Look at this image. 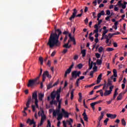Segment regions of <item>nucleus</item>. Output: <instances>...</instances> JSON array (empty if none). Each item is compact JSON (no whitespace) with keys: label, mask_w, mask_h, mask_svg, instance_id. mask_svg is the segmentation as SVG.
I'll return each instance as SVG.
<instances>
[{"label":"nucleus","mask_w":127,"mask_h":127,"mask_svg":"<svg viewBox=\"0 0 127 127\" xmlns=\"http://www.w3.org/2000/svg\"><path fill=\"white\" fill-rule=\"evenodd\" d=\"M62 34L61 30L58 29L55 30V33H51L48 40L47 45L49 46L50 48L53 47H60L61 45V42L59 41V37Z\"/></svg>","instance_id":"1"},{"label":"nucleus","mask_w":127,"mask_h":127,"mask_svg":"<svg viewBox=\"0 0 127 127\" xmlns=\"http://www.w3.org/2000/svg\"><path fill=\"white\" fill-rule=\"evenodd\" d=\"M41 75H42V69L41 68L39 76L36 77L35 79L29 80L27 84V87H33L34 85H38V84H39L40 83L39 79Z\"/></svg>","instance_id":"2"},{"label":"nucleus","mask_w":127,"mask_h":127,"mask_svg":"<svg viewBox=\"0 0 127 127\" xmlns=\"http://www.w3.org/2000/svg\"><path fill=\"white\" fill-rule=\"evenodd\" d=\"M46 76L48 78H49V79H51V78L52 77L51 75L49 74V72H48V71L46 70L43 73V75H42L43 82H44V81H45V79H46Z\"/></svg>","instance_id":"3"},{"label":"nucleus","mask_w":127,"mask_h":127,"mask_svg":"<svg viewBox=\"0 0 127 127\" xmlns=\"http://www.w3.org/2000/svg\"><path fill=\"white\" fill-rule=\"evenodd\" d=\"M114 85H112L109 87V90H105V92L104 93V96H105V97L110 96V95L112 94V92L113 91V89H114Z\"/></svg>","instance_id":"4"},{"label":"nucleus","mask_w":127,"mask_h":127,"mask_svg":"<svg viewBox=\"0 0 127 127\" xmlns=\"http://www.w3.org/2000/svg\"><path fill=\"white\" fill-rule=\"evenodd\" d=\"M76 13H77V9L76 8H74L73 9V12L72 13V15L69 18V20H72V19H74L75 17H80V14H78V15H76Z\"/></svg>","instance_id":"5"},{"label":"nucleus","mask_w":127,"mask_h":127,"mask_svg":"<svg viewBox=\"0 0 127 127\" xmlns=\"http://www.w3.org/2000/svg\"><path fill=\"white\" fill-rule=\"evenodd\" d=\"M72 78H74L76 79L77 77H80V71H77V70H74L71 72Z\"/></svg>","instance_id":"6"},{"label":"nucleus","mask_w":127,"mask_h":127,"mask_svg":"<svg viewBox=\"0 0 127 127\" xmlns=\"http://www.w3.org/2000/svg\"><path fill=\"white\" fill-rule=\"evenodd\" d=\"M61 109V104H59L58 109L56 110H54L53 112V117H56V114H59L60 113V109Z\"/></svg>","instance_id":"7"},{"label":"nucleus","mask_w":127,"mask_h":127,"mask_svg":"<svg viewBox=\"0 0 127 127\" xmlns=\"http://www.w3.org/2000/svg\"><path fill=\"white\" fill-rule=\"evenodd\" d=\"M102 102H103V100H100L98 101L91 103L90 106H91L92 109L93 110V111H95V106H96V105H97L98 104H100V103H102Z\"/></svg>","instance_id":"8"},{"label":"nucleus","mask_w":127,"mask_h":127,"mask_svg":"<svg viewBox=\"0 0 127 127\" xmlns=\"http://www.w3.org/2000/svg\"><path fill=\"white\" fill-rule=\"evenodd\" d=\"M32 99V100H35V102L38 101V99H37V91H35L34 93H33Z\"/></svg>","instance_id":"9"},{"label":"nucleus","mask_w":127,"mask_h":127,"mask_svg":"<svg viewBox=\"0 0 127 127\" xmlns=\"http://www.w3.org/2000/svg\"><path fill=\"white\" fill-rule=\"evenodd\" d=\"M30 102H31V97H30L28 99V101L26 103V107L24 108V111H27V109H28V108L29 107V105H30Z\"/></svg>","instance_id":"10"},{"label":"nucleus","mask_w":127,"mask_h":127,"mask_svg":"<svg viewBox=\"0 0 127 127\" xmlns=\"http://www.w3.org/2000/svg\"><path fill=\"white\" fill-rule=\"evenodd\" d=\"M106 116L107 118H110V119H114L117 118V115L116 114H107Z\"/></svg>","instance_id":"11"},{"label":"nucleus","mask_w":127,"mask_h":127,"mask_svg":"<svg viewBox=\"0 0 127 127\" xmlns=\"http://www.w3.org/2000/svg\"><path fill=\"white\" fill-rule=\"evenodd\" d=\"M125 95V93H121L119 94V96H118L117 98V101H121V100H122L123 97H124V95Z\"/></svg>","instance_id":"12"},{"label":"nucleus","mask_w":127,"mask_h":127,"mask_svg":"<svg viewBox=\"0 0 127 127\" xmlns=\"http://www.w3.org/2000/svg\"><path fill=\"white\" fill-rule=\"evenodd\" d=\"M62 113H63L64 118H69V113L65 111V110H64V109H62Z\"/></svg>","instance_id":"13"},{"label":"nucleus","mask_w":127,"mask_h":127,"mask_svg":"<svg viewBox=\"0 0 127 127\" xmlns=\"http://www.w3.org/2000/svg\"><path fill=\"white\" fill-rule=\"evenodd\" d=\"M56 92L55 91H53L51 93V98L52 100H55V98H56Z\"/></svg>","instance_id":"14"},{"label":"nucleus","mask_w":127,"mask_h":127,"mask_svg":"<svg viewBox=\"0 0 127 127\" xmlns=\"http://www.w3.org/2000/svg\"><path fill=\"white\" fill-rule=\"evenodd\" d=\"M57 115H58V118H57L58 121H60V120H62V119L63 118V114L60 113H56V116H57Z\"/></svg>","instance_id":"15"},{"label":"nucleus","mask_w":127,"mask_h":127,"mask_svg":"<svg viewBox=\"0 0 127 127\" xmlns=\"http://www.w3.org/2000/svg\"><path fill=\"white\" fill-rule=\"evenodd\" d=\"M103 76L102 73H100L97 77V84H100L101 80H102V76Z\"/></svg>","instance_id":"16"},{"label":"nucleus","mask_w":127,"mask_h":127,"mask_svg":"<svg viewBox=\"0 0 127 127\" xmlns=\"http://www.w3.org/2000/svg\"><path fill=\"white\" fill-rule=\"evenodd\" d=\"M29 123H30L29 125L30 126H31V125H35L36 123L35 122H34V120L32 119V120L30 119H28V120L27 121V124H28Z\"/></svg>","instance_id":"17"},{"label":"nucleus","mask_w":127,"mask_h":127,"mask_svg":"<svg viewBox=\"0 0 127 127\" xmlns=\"http://www.w3.org/2000/svg\"><path fill=\"white\" fill-rule=\"evenodd\" d=\"M119 90V88H116L115 89L114 95H113V100H115L116 98H117V96L119 94V93H118V90Z\"/></svg>","instance_id":"18"},{"label":"nucleus","mask_w":127,"mask_h":127,"mask_svg":"<svg viewBox=\"0 0 127 127\" xmlns=\"http://www.w3.org/2000/svg\"><path fill=\"white\" fill-rule=\"evenodd\" d=\"M82 116H83V119L85 122H88V116H87V114H86V112L84 111V113L82 114Z\"/></svg>","instance_id":"19"},{"label":"nucleus","mask_w":127,"mask_h":127,"mask_svg":"<svg viewBox=\"0 0 127 127\" xmlns=\"http://www.w3.org/2000/svg\"><path fill=\"white\" fill-rule=\"evenodd\" d=\"M44 98V94L42 93L39 94V100L42 102L43 101V98Z\"/></svg>","instance_id":"20"},{"label":"nucleus","mask_w":127,"mask_h":127,"mask_svg":"<svg viewBox=\"0 0 127 127\" xmlns=\"http://www.w3.org/2000/svg\"><path fill=\"white\" fill-rule=\"evenodd\" d=\"M94 28H95V30H94V33H98L99 32V26H98V24L94 25Z\"/></svg>","instance_id":"21"},{"label":"nucleus","mask_w":127,"mask_h":127,"mask_svg":"<svg viewBox=\"0 0 127 127\" xmlns=\"http://www.w3.org/2000/svg\"><path fill=\"white\" fill-rule=\"evenodd\" d=\"M106 43L107 44V46H111V45H112V41L109 38H107Z\"/></svg>","instance_id":"22"},{"label":"nucleus","mask_w":127,"mask_h":127,"mask_svg":"<svg viewBox=\"0 0 127 127\" xmlns=\"http://www.w3.org/2000/svg\"><path fill=\"white\" fill-rule=\"evenodd\" d=\"M41 120L44 121V120L46 119V116L45 115H44V111H42V113L41 114Z\"/></svg>","instance_id":"23"},{"label":"nucleus","mask_w":127,"mask_h":127,"mask_svg":"<svg viewBox=\"0 0 127 127\" xmlns=\"http://www.w3.org/2000/svg\"><path fill=\"white\" fill-rule=\"evenodd\" d=\"M72 70L70 69V68H68L65 72V74H64V78H66L67 77V74H70V73H71V71Z\"/></svg>","instance_id":"24"},{"label":"nucleus","mask_w":127,"mask_h":127,"mask_svg":"<svg viewBox=\"0 0 127 127\" xmlns=\"http://www.w3.org/2000/svg\"><path fill=\"white\" fill-rule=\"evenodd\" d=\"M50 104L52 106V105H55L56 106H57L58 105L57 101L52 99V100L50 102Z\"/></svg>","instance_id":"25"},{"label":"nucleus","mask_w":127,"mask_h":127,"mask_svg":"<svg viewBox=\"0 0 127 127\" xmlns=\"http://www.w3.org/2000/svg\"><path fill=\"white\" fill-rule=\"evenodd\" d=\"M104 119V112H101V115L98 118L99 122H101Z\"/></svg>","instance_id":"26"},{"label":"nucleus","mask_w":127,"mask_h":127,"mask_svg":"<svg viewBox=\"0 0 127 127\" xmlns=\"http://www.w3.org/2000/svg\"><path fill=\"white\" fill-rule=\"evenodd\" d=\"M118 24H119V22L116 21L114 24V26H113V28H114V29H115L116 30L118 29Z\"/></svg>","instance_id":"27"},{"label":"nucleus","mask_w":127,"mask_h":127,"mask_svg":"<svg viewBox=\"0 0 127 127\" xmlns=\"http://www.w3.org/2000/svg\"><path fill=\"white\" fill-rule=\"evenodd\" d=\"M81 54H82V57H85V56H86V50H81Z\"/></svg>","instance_id":"28"},{"label":"nucleus","mask_w":127,"mask_h":127,"mask_svg":"<svg viewBox=\"0 0 127 127\" xmlns=\"http://www.w3.org/2000/svg\"><path fill=\"white\" fill-rule=\"evenodd\" d=\"M75 91V89H72L70 92V99L71 100H73V98H74V91Z\"/></svg>","instance_id":"29"},{"label":"nucleus","mask_w":127,"mask_h":127,"mask_svg":"<svg viewBox=\"0 0 127 127\" xmlns=\"http://www.w3.org/2000/svg\"><path fill=\"white\" fill-rule=\"evenodd\" d=\"M70 41H72L73 43V45H76V40L74 37H72L71 38H69Z\"/></svg>","instance_id":"30"},{"label":"nucleus","mask_w":127,"mask_h":127,"mask_svg":"<svg viewBox=\"0 0 127 127\" xmlns=\"http://www.w3.org/2000/svg\"><path fill=\"white\" fill-rule=\"evenodd\" d=\"M121 123L123 126H124V127H126V126H127V122H126V120H125V119H123L121 120Z\"/></svg>","instance_id":"31"},{"label":"nucleus","mask_w":127,"mask_h":127,"mask_svg":"<svg viewBox=\"0 0 127 127\" xmlns=\"http://www.w3.org/2000/svg\"><path fill=\"white\" fill-rule=\"evenodd\" d=\"M91 61V59H89V70H91V69H92V68H93V62H91V64L90 63Z\"/></svg>","instance_id":"32"},{"label":"nucleus","mask_w":127,"mask_h":127,"mask_svg":"<svg viewBox=\"0 0 127 127\" xmlns=\"http://www.w3.org/2000/svg\"><path fill=\"white\" fill-rule=\"evenodd\" d=\"M96 93H100L101 97H103V96H104V92H103V90L102 89L97 91Z\"/></svg>","instance_id":"33"},{"label":"nucleus","mask_w":127,"mask_h":127,"mask_svg":"<svg viewBox=\"0 0 127 127\" xmlns=\"http://www.w3.org/2000/svg\"><path fill=\"white\" fill-rule=\"evenodd\" d=\"M39 60L41 63V65H43V58L41 57H40L39 58Z\"/></svg>","instance_id":"34"},{"label":"nucleus","mask_w":127,"mask_h":127,"mask_svg":"<svg viewBox=\"0 0 127 127\" xmlns=\"http://www.w3.org/2000/svg\"><path fill=\"white\" fill-rule=\"evenodd\" d=\"M63 47L64 48H66V49H69V44H68V43L64 44L63 46Z\"/></svg>","instance_id":"35"},{"label":"nucleus","mask_w":127,"mask_h":127,"mask_svg":"<svg viewBox=\"0 0 127 127\" xmlns=\"http://www.w3.org/2000/svg\"><path fill=\"white\" fill-rule=\"evenodd\" d=\"M103 51H104V48H103V47H99L98 49V52H99V53H102Z\"/></svg>","instance_id":"36"},{"label":"nucleus","mask_w":127,"mask_h":127,"mask_svg":"<svg viewBox=\"0 0 127 127\" xmlns=\"http://www.w3.org/2000/svg\"><path fill=\"white\" fill-rule=\"evenodd\" d=\"M115 49L113 48H108L106 49V51H107L108 52H111V51H114Z\"/></svg>","instance_id":"37"},{"label":"nucleus","mask_w":127,"mask_h":127,"mask_svg":"<svg viewBox=\"0 0 127 127\" xmlns=\"http://www.w3.org/2000/svg\"><path fill=\"white\" fill-rule=\"evenodd\" d=\"M60 93H61V87L57 90L56 94V95H60Z\"/></svg>","instance_id":"38"},{"label":"nucleus","mask_w":127,"mask_h":127,"mask_svg":"<svg viewBox=\"0 0 127 127\" xmlns=\"http://www.w3.org/2000/svg\"><path fill=\"white\" fill-rule=\"evenodd\" d=\"M127 2H124V4H122V5L121 6H122V8L125 9L126 8V7H127Z\"/></svg>","instance_id":"39"},{"label":"nucleus","mask_w":127,"mask_h":127,"mask_svg":"<svg viewBox=\"0 0 127 127\" xmlns=\"http://www.w3.org/2000/svg\"><path fill=\"white\" fill-rule=\"evenodd\" d=\"M52 87H53V86H52V84L50 83L48 85H47V88L48 90H50V89H51Z\"/></svg>","instance_id":"40"},{"label":"nucleus","mask_w":127,"mask_h":127,"mask_svg":"<svg viewBox=\"0 0 127 127\" xmlns=\"http://www.w3.org/2000/svg\"><path fill=\"white\" fill-rule=\"evenodd\" d=\"M108 31H109V30H105L103 31L102 35L103 36H105V35L107 34V33H108Z\"/></svg>","instance_id":"41"},{"label":"nucleus","mask_w":127,"mask_h":127,"mask_svg":"<svg viewBox=\"0 0 127 127\" xmlns=\"http://www.w3.org/2000/svg\"><path fill=\"white\" fill-rule=\"evenodd\" d=\"M79 81H80V78L77 79L76 82L75 84L76 87H79Z\"/></svg>","instance_id":"42"},{"label":"nucleus","mask_w":127,"mask_h":127,"mask_svg":"<svg viewBox=\"0 0 127 127\" xmlns=\"http://www.w3.org/2000/svg\"><path fill=\"white\" fill-rule=\"evenodd\" d=\"M43 123H44V120L41 119V122L40 124L38 125V127H41L43 125Z\"/></svg>","instance_id":"43"},{"label":"nucleus","mask_w":127,"mask_h":127,"mask_svg":"<svg viewBox=\"0 0 127 127\" xmlns=\"http://www.w3.org/2000/svg\"><path fill=\"white\" fill-rule=\"evenodd\" d=\"M108 122H109L108 118H107L105 120H104V123L105 126H107V125H108Z\"/></svg>","instance_id":"44"},{"label":"nucleus","mask_w":127,"mask_h":127,"mask_svg":"<svg viewBox=\"0 0 127 127\" xmlns=\"http://www.w3.org/2000/svg\"><path fill=\"white\" fill-rule=\"evenodd\" d=\"M118 76V74L117 73H113V75H112L111 77V79L112 80H113V79L114 78V77H117Z\"/></svg>","instance_id":"45"},{"label":"nucleus","mask_w":127,"mask_h":127,"mask_svg":"<svg viewBox=\"0 0 127 127\" xmlns=\"http://www.w3.org/2000/svg\"><path fill=\"white\" fill-rule=\"evenodd\" d=\"M47 65L49 66V67H51V62L50 60L48 61V63L47 64Z\"/></svg>","instance_id":"46"},{"label":"nucleus","mask_w":127,"mask_h":127,"mask_svg":"<svg viewBox=\"0 0 127 127\" xmlns=\"http://www.w3.org/2000/svg\"><path fill=\"white\" fill-rule=\"evenodd\" d=\"M97 63L98 65H101L102 64V60H97Z\"/></svg>","instance_id":"47"},{"label":"nucleus","mask_w":127,"mask_h":127,"mask_svg":"<svg viewBox=\"0 0 127 127\" xmlns=\"http://www.w3.org/2000/svg\"><path fill=\"white\" fill-rule=\"evenodd\" d=\"M69 34V31H64V32H63V34H64V35H68V34Z\"/></svg>","instance_id":"48"},{"label":"nucleus","mask_w":127,"mask_h":127,"mask_svg":"<svg viewBox=\"0 0 127 127\" xmlns=\"http://www.w3.org/2000/svg\"><path fill=\"white\" fill-rule=\"evenodd\" d=\"M109 85H108V84H107L106 83H104L103 84V90H105V88H108Z\"/></svg>","instance_id":"49"},{"label":"nucleus","mask_w":127,"mask_h":127,"mask_svg":"<svg viewBox=\"0 0 127 127\" xmlns=\"http://www.w3.org/2000/svg\"><path fill=\"white\" fill-rule=\"evenodd\" d=\"M67 39H68V35H65L64 39V43H65L67 41Z\"/></svg>","instance_id":"50"},{"label":"nucleus","mask_w":127,"mask_h":127,"mask_svg":"<svg viewBox=\"0 0 127 127\" xmlns=\"http://www.w3.org/2000/svg\"><path fill=\"white\" fill-rule=\"evenodd\" d=\"M83 106L84 107V108H86V109H88V106H87V105H86V102L85 99L83 100Z\"/></svg>","instance_id":"51"},{"label":"nucleus","mask_w":127,"mask_h":127,"mask_svg":"<svg viewBox=\"0 0 127 127\" xmlns=\"http://www.w3.org/2000/svg\"><path fill=\"white\" fill-rule=\"evenodd\" d=\"M95 56H96V58H100L101 57V54H100L99 53H96L95 54Z\"/></svg>","instance_id":"52"},{"label":"nucleus","mask_w":127,"mask_h":127,"mask_svg":"<svg viewBox=\"0 0 127 127\" xmlns=\"http://www.w3.org/2000/svg\"><path fill=\"white\" fill-rule=\"evenodd\" d=\"M35 104L36 105V108L38 109V108H39L38 106V101H35Z\"/></svg>","instance_id":"53"},{"label":"nucleus","mask_w":127,"mask_h":127,"mask_svg":"<svg viewBox=\"0 0 127 127\" xmlns=\"http://www.w3.org/2000/svg\"><path fill=\"white\" fill-rule=\"evenodd\" d=\"M94 71H91L90 72V76H91V77L93 78L94 77Z\"/></svg>","instance_id":"54"},{"label":"nucleus","mask_w":127,"mask_h":127,"mask_svg":"<svg viewBox=\"0 0 127 127\" xmlns=\"http://www.w3.org/2000/svg\"><path fill=\"white\" fill-rule=\"evenodd\" d=\"M118 5H119V6H122L123 5V4L122 3V1H119L118 2Z\"/></svg>","instance_id":"55"},{"label":"nucleus","mask_w":127,"mask_h":127,"mask_svg":"<svg viewBox=\"0 0 127 127\" xmlns=\"http://www.w3.org/2000/svg\"><path fill=\"white\" fill-rule=\"evenodd\" d=\"M107 85L108 86H112V81H111V80H108Z\"/></svg>","instance_id":"56"},{"label":"nucleus","mask_w":127,"mask_h":127,"mask_svg":"<svg viewBox=\"0 0 127 127\" xmlns=\"http://www.w3.org/2000/svg\"><path fill=\"white\" fill-rule=\"evenodd\" d=\"M56 99L57 101H59V100H60V94L57 95Z\"/></svg>","instance_id":"57"},{"label":"nucleus","mask_w":127,"mask_h":127,"mask_svg":"<svg viewBox=\"0 0 127 127\" xmlns=\"http://www.w3.org/2000/svg\"><path fill=\"white\" fill-rule=\"evenodd\" d=\"M106 14H107V15H110V14H111V11H110V10H107L106 11Z\"/></svg>","instance_id":"58"},{"label":"nucleus","mask_w":127,"mask_h":127,"mask_svg":"<svg viewBox=\"0 0 127 127\" xmlns=\"http://www.w3.org/2000/svg\"><path fill=\"white\" fill-rule=\"evenodd\" d=\"M84 22H85V24H87V23H88V22H89V20L88 19V18H86L84 20Z\"/></svg>","instance_id":"59"},{"label":"nucleus","mask_w":127,"mask_h":127,"mask_svg":"<svg viewBox=\"0 0 127 127\" xmlns=\"http://www.w3.org/2000/svg\"><path fill=\"white\" fill-rule=\"evenodd\" d=\"M93 4L96 6L97 5V0H95L93 2Z\"/></svg>","instance_id":"60"},{"label":"nucleus","mask_w":127,"mask_h":127,"mask_svg":"<svg viewBox=\"0 0 127 127\" xmlns=\"http://www.w3.org/2000/svg\"><path fill=\"white\" fill-rule=\"evenodd\" d=\"M55 54H56V52L55 51L53 52L51 54L52 57H53L54 56H55Z\"/></svg>","instance_id":"61"},{"label":"nucleus","mask_w":127,"mask_h":127,"mask_svg":"<svg viewBox=\"0 0 127 127\" xmlns=\"http://www.w3.org/2000/svg\"><path fill=\"white\" fill-rule=\"evenodd\" d=\"M32 109L33 110V112H35V106L32 105Z\"/></svg>","instance_id":"62"},{"label":"nucleus","mask_w":127,"mask_h":127,"mask_svg":"<svg viewBox=\"0 0 127 127\" xmlns=\"http://www.w3.org/2000/svg\"><path fill=\"white\" fill-rule=\"evenodd\" d=\"M113 46H114L115 47H118V44L116 42H114Z\"/></svg>","instance_id":"63"},{"label":"nucleus","mask_w":127,"mask_h":127,"mask_svg":"<svg viewBox=\"0 0 127 127\" xmlns=\"http://www.w3.org/2000/svg\"><path fill=\"white\" fill-rule=\"evenodd\" d=\"M63 124L64 125V127H67V125H66V122L65 121H63Z\"/></svg>","instance_id":"64"}]
</instances>
